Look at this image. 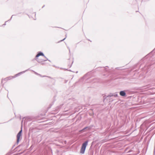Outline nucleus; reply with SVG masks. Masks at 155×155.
I'll use <instances>...</instances> for the list:
<instances>
[{"label": "nucleus", "instance_id": "obj_1", "mask_svg": "<svg viewBox=\"0 0 155 155\" xmlns=\"http://www.w3.org/2000/svg\"><path fill=\"white\" fill-rule=\"evenodd\" d=\"M27 118H25V117H24L22 120L21 121V130L18 133L17 135V141L16 143L18 144L19 141L21 140L22 139V125L23 124L24 125H25L27 124Z\"/></svg>", "mask_w": 155, "mask_h": 155}, {"label": "nucleus", "instance_id": "obj_2", "mask_svg": "<svg viewBox=\"0 0 155 155\" xmlns=\"http://www.w3.org/2000/svg\"><path fill=\"white\" fill-rule=\"evenodd\" d=\"M45 56L44 54L42 53L41 52L38 53L36 56V59L39 62L45 61Z\"/></svg>", "mask_w": 155, "mask_h": 155}, {"label": "nucleus", "instance_id": "obj_3", "mask_svg": "<svg viewBox=\"0 0 155 155\" xmlns=\"http://www.w3.org/2000/svg\"><path fill=\"white\" fill-rule=\"evenodd\" d=\"M88 141H86L82 145V147L81 150V153H84L85 150L86 146L87 144Z\"/></svg>", "mask_w": 155, "mask_h": 155}, {"label": "nucleus", "instance_id": "obj_4", "mask_svg": "<svg viewBox=\"0 0 155 155\" xmlns=\"http://www.w3.org/2000/svg\"><path fill=\"white\" fill-rule=\"evenodd\" d=\"M28 69L25 70V71H22V72H19L16 74H15L14 76V78H15L16 77H17L20 75L21 74H24V73H25L26 71H28Z\"/></svg>", "mask_w": 155, "mask_h": 155}, {"label": "nucleus", "instance_id": "obj_5", "mask_svg": "<svg viewBox=\"0 0 155 155\" xmlns=\"http://www.w3.org/2000/svg\"><path fill=\"white\" fill-rule=\"evenodd\" d=\"M120 95L123 96H124L126 95L125 93L123 91H121L120 93Z\"/></svg>", "mask_w": 155, "mask_h": 155}, {"label": "nucleus", "instance_id": "obj_6", "mask_svg": "<svg viewBox=\"0 0 155 155\" xmlns=\"http://www.w3.org/2000/svg\"><path fill=\"white\" fill-rule=\"evenodd\" d=\"M15 78L14 77V76H10L9 77H8L7 78H5V79H7L8 80H11L13 78Z\"/></svg>", "mask_w": 155, "mask_h": 155}, {"label": "nucleus", "instance_id": "obj_7", "mask_svg": "<svg viewBox=\"0 0 155 155\" xmlns=\"http://www.w3.org/2000/svg\"><path fill=\"white\" fill-rule=\"evenodd\" d=\"M13 15H12V17H11V18H10L9 20H8V21H5V23H4V24H3V25H2V26H5V25H6V23L7 21H10V20H11V19H12V16H13Z\"/></svg>", "mask_w": 155, "mask_h": 155}, {"label": "nucleus", "instance_id": "obj_8", "mask_svg": "<svg viewBox=\"0 0 155 155\" xmlns=\"http://www.w3.org/2000/svg\"><path fill=\"white\" fill-rule=\"evenodd\" d=\"M8 81V80L7 79H2V82L4 81Z\"/></svg>", "mask_w": 155, "mask_h": 155}, {"label": "nucleus", "instance_id": "obj_9", "mask_svg": "<svg viewBox=\"0 0 155 155\" xmlns=\"http://www.w3.org/2000/svg\"><path fill=\"white\" fill-rule=\"evenodd\" d=\"M88 128L89 129H90V128L88 127H85L84 128L83 130H84L85 129H86V128Z\"/></svg>", "mask_w": 155, "mask_h": 155}, {"label": "nucleus", "instance_id": "obj_10", "mask_svg": "<svg viewBox=\"0 0 155 155\" xmlns=\"http://www.w3.org/2000/svg\"><path fill=\"white\" fill-rule=\"evenodd\" d=\"M66 38V37H65V38H64L62 40H61L60 41H59L58 42H59L60 41H64V40H65Z\"/></svg>", "mask_w": 155, "mask_h": 155}, {"label": "nucleus", "instance_id": "obj_11", "mask_svg": "<svg viewBox=\"0 0 155 155\" xmlns=\"http://www.w3.org/2000/svg\"><path fill=\"white\" fill-rule=\"evenodd\" d=\"M28 136H29V133H28Z\"/></svg>", "mask_w": 155, "mask_h": 155}, {"label": "nucleus", "instance_id": "obj_12", "mask_svg": "<svg viewBox=\"0 0 155 155\" xmlns=\"http://www.w3.org/2000/svg\"><path fill=\"white\" fill-rule=\"evenodd\" d=\"M6 155H9V154H7Z\"/></svg>", "mask_w": 155, "mask_h": 155}]
</instances>
